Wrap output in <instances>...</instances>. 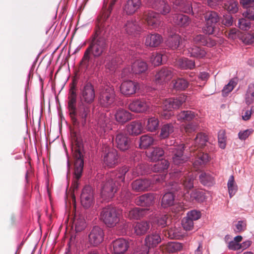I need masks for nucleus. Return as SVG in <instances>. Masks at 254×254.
Returning <instances> with one entry per match:
<instances>
[{
  "label": "nucleus",
  "mask_w": 254,
  "mask_h": 254,
  "mask_svg": "<svg viewBox=\"0 0 254 254\" xmlns=\"http://www.w3.org/2000/svg\"><path fill=\"white\" fill-rule=\"evenodd\" d=\"M129 171L127 166H124L117 170L107 174L105 181L101 184V195L107 201L112 198L119 189V186L124 182L126 173Z\"/></svg>",
  "instance_id": "obj_1"
},
{
  "label": "nucleus",
  "mask_w": 254,
  "mask_h": 254,
  "mask_svg": "<svg viewBox=\"0 0 254 254\" xmlns=\"http://www.w3.org/2000/svg\"><path fill=\"white\" fill-rule=\"evenodd\" d=\"M102 28L99 27L93 36L89 46L86 50L80 64L87 68L92 56L96 58L102 56L107 50L108 44L106 42Z\"/></svg>",
  "instance_id": "obj_2"
},
{
  "label": "nucleus",
  "mask_w": 254,
  "mask_h": 254,
  "mask_svg": "<svg viewBox=\"0 0 254 254\" xmlns=\"http://www.w3.org/2000/svg\"><path fill=\"white\" fill-rule=\"evenodd\" d=\"M94 109L91 108V105L80 103L74 111L69 112L70 117L74 126L86 127L91 121V118Z\"/></svg>",
  "instance_id": "obj_3"
},
{
  "label": "nucleus",
  "mask_w": 254,
  "mask_h": 254,
  "mask_svg": "<svg viewBox=\"0 0 254 254\" xmlns=\"http://www.w3.org/2000/svg\"><path fill=\"white\" fill-rule=\"evenodd\" d=\"M83 145L79 141H75V144L72 147L73 156L74 158V178L77 181L81 177L84 166Z\"/></svg>",
  "instance_id": "obj_4"
},
{
  "label": "nucleus",
  "mask_w": 254,
  "mask_h": 254,
  "mask_svg": "<svg viewBox=\"0 0 254 254\" xmlns=\"http://www.w3.org/2000/svg\"><path fill=\"white\" fill-rule=\"evenodd\" d=\"M100 217L104 223L110 228L116 226L120 219V215L117 208L111 205L102 208Z\"/></svg>",
  "instance_id": "obj_5"
},
{
  "label": "nucleus",
  "mask_w": 254,
  "mask_h": 254,
  "mask_svg": "<svg viewBox=\"0 0 254 254\" xmlns=\"http://www.w3.org/2000/svg\"><path fill=\"white\" fill-rule=\"evenodd\" d=\"M174 174H172V177L173 176L175 178H180L181 177L182 178L180 184H179L176 182L173 183L171 188L173 191H181L183 188L185 190H188L193 188L194 177L192 174L186 176V174H183L178 170H175Z\"/></svg>",
  "instance_id": "obj_6"
},
{
  "label": "nucleus",
  "mask_w": 254,
  "mask_h": 254,
  "mask_svg": "<svg viewBox=\"0 0 254 254\" xmlns=\"http://www.w3.org/2000/svg\"><path fill=\"white\" fill-rule=\"evenodd\" d=\"M79 97L80 103L92 105L96 97L94 85L89 81L83 83L80 87Z\"/></svg>",
  "instance_id": "obj_7"
},
{
  "label": "nucleus",
  "mask_w": 254,
  "mask_h": 254,
  "mask_svg": "<svg viewBox=\"0 0 254 254\" xmlns=\"http://www.w3.org/2000/svg\"><path fill=\"white\" fill-rule=\"evenodd\" d=\"M204 25L202 28L204 33L211 35L214 33L217 23L220 20L218 13L215 11H208L203 14Z\"/></svg>",
  "instance_id": "obj_8"
},
{
  "label": "nucleus",
  "mask_w": 254,
  "mask_h": 254,
  "mask_svg": "<svg viewBox=\"0 0 254 254\" xmlns=\"http://www.w3.org/2000/svg\"><path fill=\"white\" fill-rule=\"evenodd\" d=\"M116 94L112 86H107L101 89L99 96V102L103 107L111 108L115 104Z\"/></svg>",
  "instance_id": "obj_9"
},
{
  "label": "nucleus",
  "mask_w": 254,
  "mask_h": 254,
  "mask_svg": "<svg viewBox=\"0 0 254 254\" xmlns=\"http://www.w3.org/2000/svg\"><path fill=\"white\" fill-rule=\"evenodd\" d=\"M102 157L104 164L109 168L114 167L118 164L117 150L107 145L104 144L103 146Z\"/></svg>",
  "instance_id": "obj_10"
},
{
  "label": "nucleus",
  "mask_w": 254,
  "mask_h": 254,
  "mask_svg": "<svg viewBox=\"0 0 254 254\" xmlns=\"http://www.w3.org/2000/svg\"><path fill=\"white\" fill-rule=\"evenodd\" d=\"M111 125L110 114H101L98 119L97 132L100 136H105L112 129Z\"/></svg>",
  "instance_id": "obj_11"
},
{
  "label": "nucleus",
  "mask_w": 254,
  "mask_h": 254,
  "mask_svg": "<svg viewBox=\"0 0 254 254\" xmlns=\"http://www.w3.org/2000/svg\"><path fill=\"white\" fill-rule=\"evenodd\" d=\"M115 47V45L111 46L110 50L111 55L107 56L105 60L106 62V67L111 71L114 70L123 62L122 59L119 57V54L116 53L118 52L117 49H121L122 48Z\"/></svg>",
  "instance_id": "obj_12"
},
{
  "label": "nucleus",
  "mask_w": 254,
  "mask_h": 254,
  "mask_svg": "<svg viewBox=\"0 0 254 254\" xmlns=\"http://www.w3.org/2000/svg\"><path fill=\"white\" fill-rule=\"evenodd\" d=\"M80 202L83 207L86 209L93 205L94 191L90 186L86 185L83 188L80 194Z\"/></svg>",
  "instance_id": "obj_13"
},
{
  "label": "nucleus",
  "mask_w": 254,
  "mask_h": 254,
  "mask_svg": "<svg viewBox=\"0 0 254 254\" xmlns=\"http://www.w3.org/2000/svg\"><path fill=\"white\" fill-rule=\"evenodd\" d=\"M173 75V71L171 67H163L156 72L154 81L156 84L164 85L172 78Z\"/></svg>",
  "instance_id": "obj_14"
},
{
  "label": "nucleus",
  "mask_w": 254,
  "mask_h": 254,
  "mask_svg": "<svg viewBox=\"0 0 254 254\" xmlns=\"http://www.w3.org/2000/svg\"><path fill=\"white\" fill-rule=\"evenodd\" d=\"M113 144L121 151L127 150L130 146L131 140L127 134L123 132H118L113 137Z\"/></svg>",
  "instance_id": "obj_15"
},
{
  "label": "nucleus",
  "mask_w": 254,
  "mask_h": 254,
  "mask_svg": "<svg viewBox=\"0 0 254 254\" xmlns=\"http://www.w3.org/2000/svg\"><path fill=\"white\" fill-rule=\"evenodd\" d=\"M128 109L136 113H146L149 111L151 104L146 99H136L128 105Z\"/></svg>",
  "instance_id": "obj_16"
},
{
  "label": "nucleus",
  "mask_w": 254,
  "mask_h": 254,
  "mask_svg": "<svg viewBox=\"0 0 254 254\" xmlns=\"http://www.w3.org/2000/svg\"><path fill=\"white\" fill-rule=\"evenodd\" d=\"M143 18L146 21L147 24L152 28H156L162 24L161 16L158 13L151 10L144 12Z\"/></svg>",
  "instance_id": "obj_17"
},
{
  "label": "nucleus",
  "mask_w": 254,
  "mask_h": 254,
  "mask_svg": "<svg viewBox=\"0 0 254 254\" xmlns=\"http://www.w3.org/2000/svg\"><path fill=\"white\" fill-rule=\"evenodd\" d=\"M184 149L185 145L183 144L178 146L170 147L169 150L173 153L172 159L174 164L179 165L184 163L187 160V157L183 154Z\"/></svg>",
  "instance_id": "obj_18"
},
{
  "label": "nucleus",
  "mask_w": 254,
  "mask_h": 254,
  "mask_svg": "<svg viewBox=\"0 0 254 254\" xmlns=\"http://www.w3.org/2000/svg\"><path fill=\"white\" fill-rule=\"evenodd\" d=\"M187 100V96L181 94L176 98H169L163 102V109L165 111H171L172 109H178Z\"/></svg>",
  "instance_id": "obj_19"
},
{
  "label": "nucleus",
  "mask_w": 254,
  "mask_h": 254,
  "mask_svg": "<svg viewBox=\"0 0 254 254\" xmlns=\"http://www.w3.org/2000/svg\"><path fill=\"white\" fill-rule=\"evenodd\" d=\"M103 230L99 226H94L88 235V242L91 245L97 246L102 242L104 239Z\"/></svg>",
  "instance_id": "obj_20"
},
{
  "label": "nucleus",
  "mask_w": 254,
  "mask_h": 254,
  "mask_svg": "<svg viewBox=\"0 0 254 254\" xmlns=\"http://www.w3.org/2000/svg\"><path fill=\"white\" fill-rule=\"evenodd\" d=\"M173 8L176 11L193 14L191 2L184 0H173Z\"/></svg>",
  "instance_id": "obj_21"
},
{
  "label": "nucleus",
  "mask_w": 254,
  "mask_h": 254,
  "mask_svg": "<svg viewBox=\"0 0 254 254\" xmlns=\"http://www.w3.org/2000/svg\"><path fill=\"white\" fill-rule=\"evenodd\" d=\"M137 83L131 80L125 81L120 86L121 93L125 96H129L136 93Z\"/></svg>",
  "instance_id": "obj_22"
},
{
  "label": "nucleus",
  "mask_w": 254,
  "mask_h": 254,
  "mask_svg": "<svg viewBox=\"0 0 254 254\" xmlns=\"http://www.w3.org/2000/svg\"><path fill=\"white\" fill-rule=\"evenodd\" d=\"M112 252L114 254H124L129 247L128 242L122 238L114 241L112 243Z\"/></svg>",
  "instance_id": "obj_23"
},
{
  "label": "nucleus",
  "mask_w": 254,
  "mask_h": 254,
  "mask_svg": "<svg viewBox=\"0 0 254 254\" xmlns=\"http://www.w3.org/2000/svg\"><path fill=\"white\" fill-rule=\"evenodd\" d=\"M134 202L138 206L150 207L154 202V196L152 193H145L136 197Z\"/></svg>",
  "instance_id": "obj_24"
},
{
  "label": "nucleus",
  "mask_w": 254,
  "mask_h": 254,
  "mask_svg": "<svg viewBox=\"0 0 254 254\" xmlns=\"http://www.w3.org/2000/svg\"><path fill=\"white\" fill-rule=\"evenodd\" d=\"M152 183L148 179H137L132 182L131 187L135 191H147L151 187Z\"/></svg>",
  "instance_id": "obj_25"
},
{
  "label": "nucleus",
  "mask_w": 254,
  "mask_h": 254,
  "mask_svg": "<svg viewBox=\"0 0 254 254\" xmlns=\"http://www.w3.org/2000/svg\"><path fill=\"white\" fill-rule=\"evenodd\" d=\"M141 0H127L124 5V12L127 15H132L141 7Z\"/></svg>",
  "instance_id": "obj_26"
},
{
  "label": "nucleus",
  "mask_w": 254,
  "mask_h": 254,
  "mask_svg": "<svg viewBox=\"0 0 254 254\" xmlns=\"http://www.w3.org/2000/svg\"><path fill=\"white\" fill-rule=\"evenodd\" d=\"M151 6L163 15L169 13L171 10L170 5L164 0H153Z\"/></svg>",
  "instance_id": "obj_27"
},
{
  "label": "nucleus",
  "mask_w": 254,
  "mask_h": 254,
  "mask_svg": "<svg viewBox=\"0 0 254 254\" xmlns=\"http://www.w3.org/2000/svg\"><path fill=\"white\" fill-rule=\"evenodd\" d=\"M150 213L149 208L134 207L128 211V217L130 219L138 220Z\"/></svg>",
  "instance_id": "obj_28"
},
{
  "label": "nucleus",
  "mask_w": 254,
  "mask_h": 254,
  "mask_svg": "<svg viewBox=\"0 0 254 254\" xmlns=\"http://www.w3.org/2000/svg\"><path fill=\"white\" fill-rule=\"evenodd\" d=\"M150 227L149 222L145 220L136 222L133 226L134 233L138 236L143 235L147 233Z\"/></svg>",
  "instance_id": "obj_29"
},
{
  "label": "nucleus",
  "mask_w": 254,
  "mask_h": 254,
  "mask_svg": "<svg viewBox=\"0 0 254 254\" xmlns=\"http://www.w3.org/2000/svg\"><path fill=\"white\" fill-rule=\"evenodd\" d=\"M185 54L190 57L203 58L205 56L206 52L204 48L193 45L187 49Z\"/></svg>",
  "instance_id": "obj_30"
},
{
  "label": "nucleus",
  "mask_w": 254,
  "mask_h": 254,
  "mask_svg": "<svg viewBox=\"0 0 254 254\" xmlns=\"http://www.w3.org/2000/svg\"><path fill=\"white\" fill-rule=\"evenodd\" d=\"M115 118L118 123L124 124L131 120L132 114L126 110L120 108L116 111Z\"/></svg>",
  "instance_id": "obj_31"
},
{
  "label": "nucleus",
  "mask_w": 254,
  "mask_h": 254,
  "mask_svg": "<svg viewBox=\"0 0 254 254\" xmlns=\"http://www.w3.org/2000/svg\"><path fill=\"white\" fill-rule=\"evenodd\" d=\"M193 41L195 44L209 47H213L216 44L215 41L208 38L207 36L202 34L194 36Z\"/></svg>",
  "instance_id": "obj_32"
},
{
  "label": "nucleus",
  "mask_w": 254,
  "mask_h": 254,
  "mask_svg": "<svg viewBox=\"0 0 254 254\" xmlns=\"http://www.w3.org/2000/svg\"><path fill=\"white\" fill-rule=\"evenodd\" d=\"M124 30L128 35L137 34L141 30V27L135 20L130 19L127 21L124 26Z\"/></svg>",
  "instance_id": "obj_33"
},
{
  "label": "nucleus",
  "mask_w": 254,
  "mask_h": 254,
  "mask_svg": "<svg viewBox=\"0 0 254 254\" xmlns=\"http://www.w3.org/2000/svg\"><path fill=\"white\" fill-rule=\"evenodd\" d=\"M162 36L158 33L147 35L146 37L145 44L147 47H156L162 42Z\"/></svg>",
  "instance_id": "obj_34"
},
{
  "label": "nucleus",
  "mask_w": 254,
  "mask_h": 254,
  "mask_svg": "<svg viewBox=\"0 0 254 254\" xmlns=\"http://www.w3.org/2000/svg\"><path fill=\"white\" fill-rule=\"evenodd\" d=\"M161 241V238L159 233H152L146 236L145 239V246L148 249L156 247Z\"/></svg>",
  "instance_id": "obj_35"
},
{
  "label": "nucleus",
  "mask_w": 254,
  "mask_h": 254,
  "mask_svg": "<svg viewBox=\"0 0 254 254\" xmlns=\"http://www.w3.org/2000/svg\"><path fill=\"white\" fill-rule=\"evenodd\" d=\"M148 69L147 64L142 61H136L131 65V70L134 74L145 73Z\"/></svg>",
  "instance_id": "obj_36"
},
{
  "label": "nucleus",
  "mask_w": 254,
  "mask_h": 254,
  "mask_svg": "<svg viewBox=\"0 0 254 254\" xmlns=\"http://www.w3.org/2000/svg\"><path fill=\"white\" fill-rule=\"evenodd\" d=\"M127 131L132 135H137L142 130L141 123L138 121L131 122L127 126Z\"/></svg>",
  "instance_id": "obj_37"
},
{
  "label": "nucleus",
  "mask_w": 254,
  "mask_h": 254,
  "mask_svg": "<svg viewBox=\"0 0 254 254\" xmlns=\"http://www.w3.org/2000/svg\"><path fill=\"white\" fill-rule=\"evenodd\" d=\"M68 99V108L69 112L72 110L74 111L77 102V94L74 85H72L69 89Z\"/></svg>",
  "instance_id": "obj_38"
},
{
  "label": "nucleus",
  "mask_w": 254,
  "mask_h": 254,
  "mask_svg": "<svg viewBox=\"0 0 254 254\" xmlns=\"http://www.w3.org/2000/svg\"><path fill=\"white\" fill-rule=\"evenodd\" d=\"M164 154V151L161 147H154L149 150L147 154V157L151 161L159 160Z\"/></svg>",
  "instance_id": "obj_39"
},
{
  "label": "nucleus",
  "mask_w": 254,
  "mask_h": 254,
  "mask_svg": "<svg viewBox=\"0 0 254 254\" xmlns=\"http://www.w3.org/2000/svg\"><path fill=\"white\" fill-rule=\"evenodd\" d=\"M190 19L187 15L182 14H176L173 16L174 22L180 26L186 27L190 22Z\"/></svg>",
  "instance_id": "obj_40"
},
{
  "label": "nucleus",
  "mask_w": 254,
  "mask_h": 254,
  "mask_svg": "<svg viewBox=\"0 0 254 254\" xmlns=\"http://www.w3.org/2000/svg\"><path fill=\"white\" fill-rule=\"evenodd\" d=\"M167 45L173 50L181 47L183 45V43L180 36L178 34H174L169 37L167 40Z\"/></svg>",
  "instance_id": "obj_41"
},
{
  "label": "nucleus",
  "mask_w": 254,
  "mask_h": 254,
  "mask_svg": "<svg viewBox=\"0 0 254 254\" xmlns=\"http://www.w3.org/2000/svg\"><path fill=\"white\" fill-rule=\"evenodd\" d=\"M173 88L176 91H183L187 89L189 85L188 80L183 78H178L172 80Z\"/></svg>",
  "instance_id": "obj_42"
},
{
  "label": "nucleus",
  "mask_w": 254,
  "mask_h": 254,
  "mask_svg": "<svg viewBox=\"0 0 254 254\" xmlns=\"http://www.w3.org/2000/svg\"><path fill=\"white\" fill-rule=\"evenodd\" d=\"M195 117V114L192 111H182L177 115L178 121L182 122L190 121Z\"/></svg>",
  "instance_id": "obj_43"
},
{
  "label": "nucleus",
  "mask_w": 254,
  "mask_h": 254,
  "mask_svg": "<svg viewBox=\"0 0 254 254\" xmlns=\"http://www.w3.org/2000/svg\"><path fill=\"white\" fill-rule=\"evenodd\" d=\"M174 127L172 124H166L161 128L160 137L161 139H165L174 132Z\"/></svg>",
  "instance_id": "obj_44"
},
{
  "label": "nucleus",
  "mask_w": 254,
  "mask_h": 254,
  "mask_svg": "<svg viewBox=\"0 0 254 254\" xmlns=\"http://www.w3.org/2000/svg\"><path fill=\"white\" fill-rule=\"evenodd\" d=\"M190 196L189 200L192 202L195 201L198 202H202L205 199V196L203 192L197 190L192 191L190 194Z\"/></svg>",
  "instance_id": "obj_45"
},
{
  "label": "nucleus",
  "mask_w": 254,
  "mask_h": 254,
  "mask_svg": "<svg viewBox=\"0 0 254 254\" xmlns=\"http://www.w3.org/2000/svg\"><path fill=\"white\" fill-rule=\"evenodd\" d=\"M175 196L172 192H169L165 193L162 198L161 205L164 208L173 205L174 203Z\"/></svg>",
  "instance_id": "obj_46"
},
{
  "label": "nucleus",
  "mask_w": 254,
  "mask_h": 254,
  "mask_svg": "<svg viewBox=\"0 0 254 254\" xmlns=\"http://www.w3.org/2000/svg\"><path fill=\"white\" fill-rule=\"evenodd\" d=\"M201 183L206 186H211L214 184L213 177L208 173L202 172L199 176Z\"/></svg>",
  "instance_id": "obj_47"
},
{
  "label": "nucleus",
  "mask_w": 254,
  "mask_h": 254,
  "mask_svg": "<svg viewBox=\"0 0 254 254\" xmlns=\"http://www.w3.org/2000/svg\"><path fill=\"white\" fill-rule=\"evenodd\" d=\"M159 121L157 118L151 117L147 119L146 129L149 131H154L158 128Z\"/></svg>",
  "instance_id": "obj_48"
},
{
  "label": "nucleus",
  "mask_w": 254,
  "mask_h": 254,
  "mask_svg": "<svg viewBox=\"0 0 254 254\" xmlns=\"http://www.w3.org/2000/svg\"><path fill=\"white\" fill-rule=\"evenodd\" d=\"M154 139L152 136L148 134L142 135L140 137L139 148L141 149H146L152 145Z\"/></svg>",
  "instance_id": "obj_49"
},
{
  "label": "nucleus",
  "mask_w": 254,
  "mask_h": 254,
  "mask_svg": "<svg viewBox=\"0 0 254 254\" xmlns=\"http://www.w3.org/2000/svg\"><path fill=\"white\" fill-rule=\"evenodd\" d=\"M169 166V162L166 160L162 159L155 164L152 167V170L155 172H164L168 169Z\"/></svg>",
  "instance_id": "obj_50"
},
{
  "label": "nucleus",
  "mask_w": 254,
  "mask_h": 254,
  "mask_svg": "<svg viewBox=\"0 0 254 254\" xmlns=\"http://www.w3.org/2000/svg\"><path fill=\"white\" fill-rule=\"evenodd\" d=\"M183 249L182 244L177 242H170L165 246L166 250L169 253H176Z\"/></svg>",
  "instance_id": "obj_51"
},
{
  "label": "nucleus",
  "mask_w": 254,
  "mask_h": 254,
  "mask_svg": "<svg viewBox=\"0 0 254 254\" xmlns=\"http://www.w3.org/2000/svg\"><path fill=\"white\" fill-rule=\"evenodd\" d=\"M227 187L229 196L230 197H232L236 194L238 190V186L235 181L234 177L233 175H231L229 178Z\"/></svg>",
  "instance_id": "obj_52"
},
{
  "label": "nucleus",
  "mask_w": 254,
  "mask_h": 254,
  "mask_svg": "<svg viewBox=\"0 0 254 254\" xmlns=\"http://www.w3.org/2000/svg\"><path fill=\"white\" fill-rule=\"evenodd\" d=\"M179 65L182 69H192L195 66V62L194 61L187 58L182 59L179 61Z\"/></svg>",
  "instance_id": "obj_53"
},
{
  "label": "nucleus",
  "mask_w": 254,
  "mask_h": 254,
  "mask_svg": "<svg viewBox=\"0 0 254 254\" xmlns=\"http://www.w3.org/2000/svg\"><path fill=\"white\" fill-rule=\"evenodd\" d=\"M223 7L233 13H236L238 10V3L234 0H227L224 3Z\"/></svg>",
  "instance_id": "obj_54"
},
{
  "label": "nucleus",
  "mask_w": 254,
  "mask_h": 254,
  "mask_svg": "<svg viewBox=\"0 0 254 254\" xmlns=\"http://www.w3.org/2000/svg\"><path fill=\"white\" fill-rule=\"evenodd\" d=\"M165 235H168V237L171 239H180L183 237V235L178 228L174 227L169 229L167 234H165Z\"/></svg>",
  "instance_id": "obj_55"
},
{
  "label": "nucleus",
  "mask_w": 254,
  "mask_h": 254,
  "mask_svg": "<svg viewBox=\"0 0 254 254\" xmlns=\"http://www.w3.org/2000/svg\"><path fill=\"white\" fill-rule=\"evenodd\" d=\"M237 81L238 80L237 78H233L231 79L229 83L224 87L222 91V94L224 96H227L229 93L233 90L237 84Z\"/></svg>",
  "instance_id": "obj_56"
},
{
  "label": "nucleus",
  "mask_w": 254,
  "mask_h": 254,
  "mask_svg": "<svg viewBox=\"0 0 254 254\" xmlns=\"http://www.w3.org/2000/svg\"><path fill=\"white\" fill-rule=\"evenodd\" d=\"M207 141L208 137L207 135L201 132L197 134L194 140V143L200 147L204 146Z\"/></svg>",
  "instance_id": "obj_57"
},
{
  "label": "nucleus",
  "mask_w": 254,
  "mask_h": 254,
  "mask_svg": "<svg viewBox=\"0 0 254 254\" xmlns=\"http://www.w3.org/2000/svg\"><path fill=\"white\" fill-rule=\"evenodd\" d=\"M208 160V155L206 153H202L195 159L193 164L195 168H198L199 166L206 164Z\"/></svg>",
  "instance_id": "obj_58"
},
{
  "label": "nucleus",
  "mask_w": 254,
  "mask_h": 254,
  "mask_svg": "<svg viewBox=\"0 0 254 254\" xmlns=\"http://www.w3.org/2000/svg\"><path fill=\"white\" fill-rule=\"evenodd\" d=\"M250 20L245 18H240L238 23L239 28L244 31L249 30L251 27V23Z\"/></svg>",
  "instance_id": "obj_59"
},
{
  "label": "nucleus",
  "mask_w": 254,
  "mask_h": 254,
  "mask_svg": "<svg viewBox=\"0 0 254 254\" xmlns=\"http://www.w3.org/2000/svg\"><path fill=\"white\" fill-rule=\"evenodd\" d=\"M218 140L219 147L221 149H224L226 147V136L225 131L220 130L218 133Z\"/></svg>",
  "instance_id": "obj_60"
},
{
  "label": "nucleus",
  "mask_w": 254,
  "mask_h": 254,
  "mask_svg": "<svg viewBox=\"0 0 254 254\" xmlns=\"http://www.w3.org/2000/svg\"><path fill=\"white\" fill-rule=\"evenodd\" d=\"M168 216L167 214H162L156 217L155 222L158 226L164 228L167 225Z\"/></svg>",
  "instance_id": "obj_61"
},
{
  "label": "nucleus",
  "mask_w": 254,
  "mask_h": 254,
  "mask_svg": "<svg viewBox=\"0 0 254 254\" xmlns=\"http://www.w3.org/2000/svg\"><path fill=\"white\" fill-rule=\"evenodd\" d=\"M75 230L76 232H81L86 227V223L83 218H79L74 221Z\"/></svg>",
  "instance_id": "obj_62"
},
{
  "label": "nucleus",
  "mask_w": 254,
  "mask_h": 254,
  "mask_svg": "<svg viewBox=\"0 0 254 254\" xmlns=\"http://www.w3.org/2000/svg\"><path fill=\"white\" fill-rule=\"evenodd\" d=\"M182 225L185 230L190 231L193 228V221L186 216L183 219Z\"/></svg>",
  "instance_id": "obj_63"
},
{
  "label": "nucleus",
  "mask_w": 254,
  "mask_h": 254,
  "mask_svg": "<svg viewBox=\"0 0 254 254\" xmlns=\"http://www.w3.org/2000/svg\"><path fill=\"white\" fill-rule=\"evenodd\" d=\"M163 55L161 54H153L151 56L150 61L154 66H158L161 64Z\"/></svg>",
  "instance_id": "obj_64"
}]
</instances>
